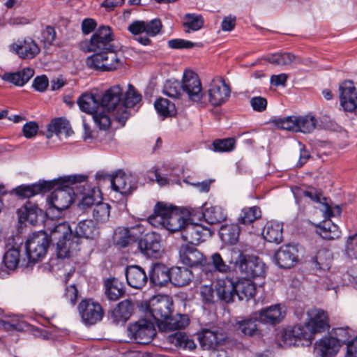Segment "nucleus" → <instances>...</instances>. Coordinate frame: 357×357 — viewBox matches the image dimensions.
Listing matches in <instances>:
<instances>
[{"mask_svg":"<svg viewBox=\"0 0 357 357\" xmlns=\"http://www.w3.org/2000/svg\"><path fill=\"white\" fill-rule=\"evenodd\" d=\"M182 89L188 98L194 102L201 100L203 93L201 82L198 75L191 70H185L182 79Z\"/></svg>","mask_w":357,"mask_h":357,"instance_id":"f8f14e48","label":"nucleus"},{"mask_svg":"<svg viewBox=\"0 0 357 357\" xmlns=\"http://www.w3.org/2000/svg\"><path fill=\"white\" fill-rule=\"evenodd\" d=\"M98 234V229L91 220H85L80 221L75 230V234L79 238V245L80 244V238H94Z\"/></svg>","mask_w":357,"mask_h":357,"instance_id":"473e14b6","label":"nucleus"},{"mask_svg":"<svg viewBox=\"0 0 357 357\" xmlns=\"http://www.w3.org/2000/svg\"><path fill=\"white\" fill-rule=\"evenodd\" d=\"M122 96L123 89L119 84L112 86L102 96H98L100 105L108 112L114 111L120 106Z\"/></svg>","mask_w":357,"mask_h":357,"instance_id":"6ab92c4d","label":"nucleus"},{"mask_svg":"<svg viewBox=\"0 0 357 357\" xmlns=\"http://www.w3.org/2000/svg\"><path fill=\"white\" fill-rule=\"evenodd\" d=\"M172 282L178 287L188 284L193 278L192 269H172Z\"/></svg>","mask_w":357,"mask_h":357,"instance_id":"a19ab883","label":"nucleus"},{"mask_svg":"<svg viewBox=\"0 0 357 357\" xmlns=\"http://www.w3.org/2000/svg\"><path fill=\"white\" fill-rule=\"evenodd\" d=\"M110 206L108 204L99 202L94 206L93 218L97 223L106 222L110 215Z\"/></svg>","mask_w":357,"mask_h":357,"instance_id":"8fccbe9b","label":"nucleus"},{"mask_svg":"<svg viewBox=\"0 0 357 357\" xmlns=\"http://www.w3.org/2000/svg\"><path fill=\"white\" fill-rule=\"evenodd\" d=\"M210 233V230L199 224L188 222L185 225L182 233V238L190 245H197L204 241Z\"/></svg>","mask_w":357,"mask_h":357,"instance_id":"f3484780","label":"nucleus"},{"mask_svg":"<svg viewBox=\"0 0 357 357\" xmlns=\"http://www.w3.org/2000/svg\"><path fill=\"white\" fill-rule=\"evenodd\" d=\"M53 183L43 181L42 183H34L32 185H22L17 187L14 191L19 197L30 198L39 193H43L49 191L52 188Z\"/></svg>","mask_w":357,"mask_h":357,"instance_id":"5701e85b","label":"nucleus"},{"mask_svg":"<svg viewBox=\"0 0 357 357\" xmlns=\"http://www.w3.org/2000/svg\"><path fill=\"white\" fill-rule=\"evenodd\" d=\"M231 89L222 77H218L212 79L208 90V100L213 106L225 103L230 96Z\"/></svg>","mask_w":357,"mask_h":357,"instance_id":"9b49d317","label":"nucleus"},{"mask_svg":"<svg viewBox=\"0 0 357 357\" xmlns=\"http://www.w3.org/2000/svg\"><path fill=\"white\" fill-rule=\"evenodd\" d=\"M78 312L86 326H92L100 321L104 315L101 305L91 298L82 300L79 303Z\"/></svg>","mask_w":357,"mask_h":357,"instance_id":"0eeeda50","label":"nucleus"},{"mask_svg":"<svg viewBox=\"0 0 357 357\" xmlns=\"http://www.w3.org/2000/svg\"><path fill=\"white\" fill-rule=\"evenodd\" d=\"M261 216V211L259 207L244 208L240 214L238 222L243 225H248L260 218Z\"/></svg>","mask_w":357,"mask_h":357,"instance_id":"a18cd8bd","label":"nucleus"},{"mask_svg":"<svg viewBox=\"0 0 357 357\" xmlns=\"http://www.w3.org/2000/svg\"><path fill=\"white\" fill-rule=\"evenodd\" d=\"M128 30L135 36V40L143 45H148L151 43V40L147 37L142 36L145 33L146 28L144 21H135L128 26Z\"/></svg>","mask_w":357,"mask_h":357,"instance_id":"c03bdc74","label":"nucleus"},{"mask_svg":"<svg viewBox=\"0 0 357 357\" xmlns=\"http://www.w3.org/2000/svg\"><path fill=\"white\" fill-rule=\"evenodd\" d=\"M145 229L143 225L137 224L130 227H117L113 235V241L120 248H126L138 241Z\"/></svg>","mask_w":357,"mask_h":357,"instance_id":"1a4fd4ad","label":"nucleus"},{"mask_svg":"<svg viewBox=\"0 0 357 357\" xmlns=\"http://www.w3.org/2000/svg\"><path fill=\"white\" fill-rule=\"evenodd\" d=\"M112 188L122 195H128L137 188L135 178L125 173L119 172L111 178Z\"/></svg>","mask_w":357,"mask_h":357,"instance_id":"412c9836","label":"nucleus"},{"mask_svg":"<svg viewBox=\"0 0 357 357\" xmlns=\"http://www.w3.org/2000/svg\"><path fill=\"white\" fill-rule=\"evenodd\" d=\"M49 242L48 234L46 231H40L30 236L25 244L29 261L34 263L44 257Z\"/></svg>","mask_w":357,"mask_h":357,"instance_id":"39448f33","label":"nucleus"},{"mask_svg":"<svg viewBox=\"0 0 357 357\" xmlns=\"http://www.w3.org/2000/svg\"><path fill=\"white\" fill-rule=\"evenodd\" d=\"M172 307V299L167 295L154 296L149 301V309L156 321L165 320L166 322L171 316Z\"/></svg>","mask_w":357,"mask_h":357,"instance_id":"6e6552de","label":"nucleus"},{"mask_svg":"<svg viewBox=\"0 0 357 357\" xmlns=\"http://www.w3.org/2000/svg\"><path fill=\"white\" fill-rule=\"evenodd\" d=\"M105 289L107 298L112 301H117L126 292L123 284L114 278L105 280Z\"/></svg>","mask_w":357,"mask_h":357,"instance_id":"7c9ffc66","label":"nucleus"},{"mask_svg":"<svg viewBox=\"0 0 357 357\" xmlns=\"http://www.w3.org/2000/svg\"><path fill=\"white\" fill-rule=\"evenodd\" d=\"M305 326L312 335L324 332L330 327L327 312L321 309L310 310Z\"/></svg>","mask_w":357,"mask_h":357,"instance_id":"ddd939ff","label":"nucleus"},{"mask_svg":"<svg viewBox=\"0 0 357 357\" xmlns=\"http://www.w3.org/2000/svg\"><path fill=\"white\" fill-rule=\"evenodd\" d=\"M331 252L325 248L319 250L316 255H307L301 264H306L309 266H316L321 268L327 266L332 261Z\"/></svg>","mask_w":357,"mask_h":357,"instance_id":"bb28decb","label":"nucleus"},{"mask_svg":"<svg viewBox=\"0 0 357 357\" xmlns=\"http://www.w3.org/2000/svg\"><path fill=\"white\" fill-rule=\"evenodd\" d=\"M56 38V33L54 28L50 25H47L41 31L39 40L43 44V48L47 50L53 45Z\"/></svg>","mask_w":357,"mask_h":357,"instance_id":"4d7b16f0","label":"nucleus"},{"mask_svg":"<svg viewBox=\"0 0 357 357\" xmlns=\"http://www.w3.org/2000/svg\"><path fill=\"white\" fill-rule=\"evenodd\" d=\"M165 324L169 330H179L188 326L190 319L187 314H178L174 317L170 316Z\"/></svg>","mask_w":357,"mask_h":357,"instance_id":"864d4df0","label":"nucleus"},{"mask_svg":"<svg viewBox=\"0 0 357 357\" xmlns=\"http://www.w3.org/2000/svg\"><path fill=\"white\" fill-rule=\"evenodd\" d=\"M266 60L275 65H290L296 61V56L289 52L276 53L268 56Z\"/></svg>","mask_w":357,"mask_h":357,"instance_id":"6e6d98bb","label":"nucleus"},{"mask_svg":"<svg viewBox=\"0 0 357 357\" xmlns=\"http://www.w3.org/2000/svg\"><path fill=\"white\" fill-rule=\"evenodd\" d=\"M299 193L301 196L308 197L317 203L323 204V201L326 199L320 190L312 187H309L306 190H301Z\"/></svg>","mask_w":357,"mask_h":357,"instance_id":"338daca9","label":"nucleus"},{"mask_svg":"<svg viewBox=\"0 0 357 357\" xmlns=\"http://www.w3.org/2000/svg\"><path fill=\"white\" fill-rule=\"evenodd\" d=\"M114 40V36L109 26H100L92 35L88 50L89 52L112 50L114 49V46L112 43Z\"/></svg>","mask_w":357,"mask_h":357,"instance_id":"9d476101","label":"nucleus"},{"mask_svg":"<svg viewBox=\"0 0 357 357\" xmlns=\"http://www.w3.org/2000/svg\"><path fill=\"white\" fill-rule=\"evenodd\" d=\"M107 51L94 52L95 53L86 59V66L95 70L101 72H110L112 70V63H107Z\"/></svg>","mask_w":357,"mask_h":357,"instance_id":"cd10ccee","label":"nucleus"},{"mask_svg":"<svg viewBox=\"0 0 357 357\" xmlns=\"http://www.w3.org/2000/svg\"><path fill=\"white\" fill-rule=\"evenodd\" d=\"M48 131L54 132L57 135L64 134L66 137L73 133L69 121L64 118H56L52 120L48 126Z\"/></svg>","mask_w":357,"mask_h":357,"instance_id":"58836bf2","label":"nucleus"},{"mask_svg":"<svg viewBox=\"0 0 357 357\" xmlns=\"http://www.w3.org/2000/svg\"><path fill=\"white\" fill-rule=\"evenodd\" d=\"M122 100L125 107L132 108L141 102L142 95L132 84H129Z\"/></svg>","mask_w":357,"mask_h":357,"instance_id":"37998d69","label":"nucleus"},{"mask_svg":"<svg viewBox=\"0 0 357 357\" xmlns=\"http://www.w3.org/2000/svg\"><path fill=\"white\" fill-rule=\"evenodd\" d=\"M297 252L296 246L287 245L281 247L274 255L275 264L279 268H291L296 266L299 261Z\"/></svg>","mask_w":357,"mask_h":357,"instance_id":"dca6fc26","label":"nucleus"},{"mask_svg":"<svg viewBox=\"0 0 357 357\" xmlns=\"http://www.w3.org/2000/svg\"><path fill=\"white\" fill-rule=\"evenodd\" d=\"M319 229L321 236L325 239L332 240L339 237L340 231L338 227L331 220L324 221Z\"/></svg>","mask_w":357,"mask_h":357,"instance_id":"13d9d810","label":"nucleus"},{"mask_svg":"<svg viewBox=\"0 0 357 357\" xmlns=\"http://www.w3.org/2000/svg\"><path fill=\"white\" fill-rule=\"evenodd\" d=\"M185 22L183 25L193 31H197L202 28L204 24L201 15L195 14H187L185 17Z\"/></svg>","mask_w":357,"mask_h":357,"instance_id":"0e129e2a","label":"nucleus"},{"mask_svg":"<svg viewBox=\"0 0 357 357\" xmlns=\"http://www.w3.org/2000/svg\"><path fill=\"white\" fill-rule=\"evenodd\" d=\"M297 116H290L284 118H278L273 119L271 121V123L278 129L297 132Z\"/></svg>","mask_w":357,"mask_h":357,"instance_id":"09e8293b","label":"nucleus"},{"mask_svg":"<svg viewBox=\"0 0 357 357\" xmlns=\"http://www.w3.org/2000/svg\"><path fill=\"white\" fill-rule=\"evenodd\" d=\"M169 341L177 347L192 350L196 347L194 341L182 332H177L169 336Z\"/></svg>","mask_w":357,"mask_h":357,"instance_id":"79ce46f5","label":"nucleus"},{"mask_svg":"<svg viewBox=\"0 0 357 357\" xmlns=\"http://www.w3.org/2000/svg\"><path fill=\"white\" fill-rule=\"evenodd\" d=\"M262 235L270 243H280L282 241V227L279 223L268 222L264 228Z\"/></svg>","mask_w":357,"mask_h":357,"instance_id":"72a5a7b5","label":"nucleus"},{"mask_svg":"<svg viewBox=\"0 0 357 357\" xmlns=\"http://www.w3.org/2000/svg\"><path fill=\"white\" fill-rule=\"evenodd\" d=\"M3 262L6 268H17L20 262V251L17 249H9L4 255Z\"/></svg>","mask_w":357,"mask_h":357,"instance_id":"680f3d73","label":"nucleus"},{"mask_svg":"<svg viewBox=\"0 0 357 357\" xmlns=\"http://www.w3.org/2000/svg\"><path fill=\"white\" fill-rule=\"evenodd\" d=\"M10 50L24 59H33L40 52L38 45L31 38L18 40L10 45Z\"/></svg>","mask_w":357,"mask_h":357,"instance_id":"a211bd4d","label":"nucleus"},{"mask_svg":"<svg viewBox=\"0 0 357 357\" xmlns=\"http://www.w3.org/2000/svg\"><path fill=\"white\" fill-rule=\"evenodd\" d=\"M95 123L100 130H107L110 127L111 119L108 114L102 109H98L93 114Z\"/></svg>","mask_w":357,"mask_h":357,"instance_id":"052dcab7","label":"nucleus"},{"mask_svg":"<svg viewBox=\"0 0 357 357\" xmlns=\"http://www.w3.org/2000/svg\"><path fill=\"white\" fill-rule=\"evenodd\" d=\"M310 335L305 331L304 326L295 325L288 327L284 331L282 340L286 344L294 345L297 340H306Z\"/></svg>","mask_w":357,"mask_h":357,"instance_id":"c85d7f7f","label":"nucleus"},{"mask_svg":"<svg viewBox=\"0 0 357 357\" xmlns=\"http://www.w3.org/2000/svg\"><path fill=\"white\" fill-rule=\"evenodd\" d=\"M144 26L146 28L144 36L149 37L155 36L160 31L162 24L160 20L154 19L149 22H144Z\"/></svg>","mask_w":357,"mask_h":357,"instance_id":"774afa93","label":"nucleus"},{"mask_svg":"<svg viewBox=\"0 0 357 357\" xmlns=\"http://www.w3.org/2000/svg\"><path fill=\"white\" fill-rule=\"evenodd\" d=\"M50 241H56V252L59 258L69 257L79 250V238L72 232L68 223L66 222L55 225L50 229Z\"/></svg>","mask_w":357,"mask_h":357,"instance_id":"20e7f679","label":"nucleus"},{"mask_svg":"<svg viewBox=\"0 0 357 357\" xmlns=\"http://www.w3.org/2000/svg\"><path fill=\"white\" fill-rule=\"evenodd\" d=\"M134 310V304L126 299L119 303L111 312V318L116 324H125L131 317Z\"/></svg>","mask_w":357,"mask_h":357,"instance_id":"b1692460","label":"nucleus"},{"mask_svg":"<svg viewBox=\"0 0 357 357\" xmlns=\"http://www.w3.org/2000/svg\"><path fill=\"white\" fill-rule=\"evenodd\" d=\"M187 223L186 220L180 213L174 211L167 219L165 220L160 227H165L171 232L182 231Z\"/></svg>","mask_w":357,"mask_h":357,"instance_id":"e433bc0d","label":"nucleus"},{"mask_svg":"<svg viewBox=\"0 0 357 357\" xmlns=\"http://www.w3.org/2000/svg\"><path fill=\"white\" fill-rule=\"evenodd\" d=\"M154 106L158 113L163 117L172 116L176 114L175 105L166 98H158Z\"/></svg>","mask_w":357,"mask_h":357,"instance_id":"49530a36","label":"nucleus"},{"mask_svg":"<svg viewBox=\"0 0 357 357\" xmlns=\"http://www.w3.org/2000/svg\"><path fill=\"white\" fill-rule=\"evenodd\" d=\"M286 312L280 304H275L261 309L258 313V321L263 324H276L285 317Z\"/></svg>","mask_w":357,"mask_h":357,"instance_id":"4be33fe9","label":"nucleus"},{"mask_svg":"<svg viewBox=\"0 0 357 357\" xmlns=\"http://www.w3.org/2000/svg\"><path fill=\"white\" fill-rule=\"evenodd\" d=\"M226 337L223 330L216 326L204 328L198 336L200 345L204 350L216 349Z\"/></svg>","mask_w":357,"mask_h":357,"instance_id":"4468645a","label":"nucleus"},{"mask_svg":"<svg viewBox=\"0 0 357 357\" xmlns=\"http://www.w3.org/2000/svg\"><path fill=\"white\" fill-rule=\"evenodd\" d=\"M34 75V70L31 68H25L15 73H5L1 79L17 86H22L27 83Z\"/></svg>","mask_w":357,"mask_h":357,"instance_id":"a878e982","label":"nucleus"},{"mask_svg":"<svg viewBox=\"0 0 357 357\" xmlns=\"http://www.w3.org/2000/svg\"><path fill=\"white\" fill-rule=\"evenodd\" d=\"M236 140L234 138L215 139L213 142V149L218 152H229L235 148Z\"/></svg>","mask_w":357,"mask_h":357,"instance_id":"bf43d9fd","label":"nucleus"},{"mask_svg":"<svg viewBox=\"0 0 357 357\" xmlns=\"http://www.w3.org/2000/svg\"><path fill=\"white\" fill-rule=\"evenodd\" d=\"M125 275L128 285L135 289L143 287L147 282L144 269H125Z\"/></svg>","mask_w":357,"mask_h":357,"instance_id":"2f4dec72","label":"nucleus"},{"mask_svg":"<svg viewBox=\"0 0 357 357\" xmlns=\"http://www.w3.org/2000/svg\"><path fill=\"white\" fill-rule=\"evenodd\" d=\"M203 217L206 222L210 225H215L225 220L227 214L220 206H211L205 210Z\"/></svg>","mask_w":357,"mask_h":357,"instance_id":"4c0bfd02","label":"nucleus"},{"mask_svg":"<svg viewBox=\"0 0 357 357\" xmlns=\"http://www.w3.org/2000/svg\"><path fill=\"white\" fill-rule=\"evenodd\" d=\"M0 325L8 332L20 331L24 329V323L19 317L12 316L5 319H0Z\"/></svg>","mask_w":357,"mask_h":357,"instance_id":"603ef678","label":"nucleus"},{"mask_svg":"<svg viewBox=\"0 0 357 357\" xmlns=\"http://www.w3.org/2000/svg\"><path fill=\"white\" fill-rule=\"evenodd\" d=\"M339 349L337 340L326 335L314 343V354L317 357H334Z\"/></svg>","mask_w":357,"mask_h":357,"instance_id":"aec40b11","label":"nucleus"},{"mask_svg":"<svg viewBox=\"0 0 357 357\" xmlns=\"http://www.w3.org/2000/svg\"><path fill=\"white\" fill-rule=\"evenodd\" d=\"M159 235L155 232L146 233L144 237H142L138 240V248L139 250L149 249V247H152L153 243H158L160 242Z\"/></svg>","mask_w":357,"mask_h":357,"instance_id":"e2e57ef3","label":"nucleus"},{"mask_svg":"<svg viewBox=\"0 0 357 357\" xmlns=\"http://www.w3.org/2000/svg\"><path fill=\"white\" fill-rule=\"evenodd\" d=\"M172 269H151L150 282L155 286L162 287L172 281Z\"/></svg>","mask_w":357,"mask_h":357,"instance_id":"ea45409f","label":"nucleus"},{"mask_svg":"<svg viewBox=\"0 0 357 357\" xmlns=\"http://www.w3.org/2000/svg\"><path fill=\"white\" fill-rule=\"evenodd\" d=\"M42 210L33 204L28 202L23 207L17 210V214L20 222H29L35 225L38 222V216L42 215Z\"/></svg>","mask_w":357,"mask_h":357,"instance_id":"c756f323","label":"nucleus"},{"mask_svg":"<svg viewBox=\"0 0 357 357\" xmlns=\"http://www.w3.org/2000/svg\"><path fill=\"white\" fill-rule=\"evenodd\" d=\"M174 211L172 206H168L163 202H158L154 207L153 213L149 216L148 222L153 227H159Z\"/></svg>","mask_w":357,"mask_h":357,"instance_id":"393cba45","label":"nucleus"},{"mask_svg":"<svg viewBox=\"0 0 357 357\" xmlns=\"http://www.w3.org/2000/svg\"><path fill=\"white\" fill-rule=\"evenodd\" d=\"M88 176L84 174H74L59 177L52 181V188L56 189L52 192L47 202L49 207L47 209V215H53L54 211L61 212L68 208L73 202L75 192L70 185L75 183H81L87 180Z\"/></svg>","mask_w":357,"mask_h":357,"instance_id":"7ed1b4c3","label":"nucleus"},{"mask_svg":"<svg viewBox=\"0 0 357 357\" xmlns=\"http://www.w3.org/2000/svg\"><path fill=\"white\" fill-rule=\"evenodd\" d=\"M340 105L344 111L353 112L357 109V92L351 81H344L339 86Z\"/></svg>","mask_w":357,"mask_h":357,"instance_id":"2eb2a0df","label":"nucleus"},{"mask_svg":"<svg viewBox=\"0 0 357 357\" xmlns=\"http://www.w3.org/2000/svg\"><path fill=\"white\" fill-rule=\"evenodd\" d=\"M240 228L237 224L222 225L219 231V235L226 244L235 245L238 240Z\"/></svg>","mask_w":357,"mask_h":357,"instance_id":"f704fd0d","label":"nucleus"},{"mask_svg":"<svg viewBox=\"0 0 357 357\" xmlns=\"http://www.w3.org/2000/svg\"><path fill=\"white\" fill-rule=\"evenodd\" d=\"M345 252L348 257L357 259V233L347 238Z\"/></svg>","mask_w":357,"mask_h":357,"instance_id":"69168bd1","label":"nucleus"},{"mask_svg":"<svg viewBox=\"0 0 357 357\" xmlns=\"http://www.w3.org/2000/svg\"><path fill=\"white\" fill-rule=\"evenodd\" d=\"M258 320V317L254 318L250 317L244 319L241 321L236 322L238 328L245 335L253 336L257 333V326L256 321Z\"/></svg>","mask_w":357,"mask_h":357,"instance_id":"de8ad7c7","label":"nucleus"},{"mask_svg":"<svg viewBox=\"0 0 357 357\" xmlns=\"http://www.w3.org/2000/svg\"><path fill=\"white\" fill-rule=\"evenodd\" d=\"M162 92L165 95L172 98H180L183 93L181 83L177 80L166 81Z\"/></svg>","mask_w":357,"mask_h":357,"instance_id":"3c124183","label":"nucleus"},{"mask_svg":"<svg viewBox=\"0 0 357 357\" xmlns=\"http://www.w3.org/2000/svg\"><path fill=\"white\" fill-rule=\"evenodd\" d=\"M178 261L188 268H264L262 259L253 254L244 253L238 250L230 249L223 254L213 253L209 259L196 248L185 244L178 250Z\"/></svg>","mask_w":357,"mask_h":357,"instance_id":"f257e3e1","label":"nucleus"},{"mask_svg":"<svg viewBox=\"0 0 357 357\" xmlns=\"http://www.w3.org/2000/svg\"><path fill=\"white\" fill-rule=\"evenodd\" d=\"M77 104L82 111L92 115L100 106L98 96L88 93L82 94L78 98Z\"/></svg>","mask_w":357,"mask_h":357,"instance_id":"c9c22d12","label":"nucleus"},{"mask_svg":"<svg viewBox=\"0 0 357 357\" xmlns=\"http://www.w3.org/2000/svg\"><path fill=\"white\" fill-rule=\"evenodd\" d=\"M128 337L137 344H148L156 334L154 324L145 319L130 324L127 328Z\"/></svg>","mask_w":357,"mask_h":357,"instance_id":"423d86ee","label":"nucleus"},{"mask_svg":"<svg viewBox=\"0 0 357 357\" xmlns=\"http://www.w3.org/2000/svg\"><path fill=\"white\" fill-rule=\"evenodd\" d=\"M241 277L234 280L227 276L219 280L217 294L223 301L229 302L236 294L240 300H249L255 296L256 286L264 283L265 269H239Z\"/></svg>","mask_w":357,"mask_h":357,"instance_id":"f03ea898","label":"nucleus"},{"mask_svg":"<svg viewBox=\"0 0 357 357\" xmlns=\"http://www.w3.org/2000/svg\"><path fill=\"white\" fill-rule=\"evenodd\" d=\"M297 132L310 133L316 128L317 120L313 116L306 115L303 116H297Z\"/></svg>","mask_w":357,"mask_h":357,"instance_id":"5fc2aeb1","label":"nucleus"}]
</instances>
